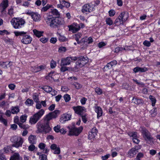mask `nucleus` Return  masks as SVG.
Masks as SVG:
<instances>
[{
    "instance_id": "obj_37",
    "label": "nucleus",
    "mask_w": 160,
    "mask_h": 160,
    "mask_svg": "<svg viewBox=\"0 0 160 160\" xmlns=\"http://www.w3.org/2000/svg\"><path fill=\"white\" fill-rule=\"evenodd\" d=\"M128 135L133 138H137V132H129L128 133Z\"/></svg>"
},
{
    "instance_id": "obj_6",
    "label": "nucleus",
    "mask_w": 160,
    "mask_h": 160,
    "mask_svg": "<svg viewBox=\"0 0 160 160\" xmlns=\"http://www.w3.org/2000/svg\"><path fill=\"white\" fill-rule=\"evenodd\" d=\"M38 129L39 132L46 133L49 132L52 129L48 123L45 122L43 124L38 123Z\"/></svg>"
},
{
    "instance_id": "obj_39",
    "label": "nucleus",
    "mask_w": 160,
    "mask_h": 160,
    "mask_svg": "<svg viewBox=\"0 0 160 160\" xmlns=\"http://www.w3.org/2000/svg\"><path fill=\"white\" fill-rule=\"evenodd\" d=\"M63 97L65 101L66 102L69 101L71 99L70 95L68 94H66L64 95Z\"/></svg>"
},
{
    "instance_id": "obj_26",
    "label": "nucleus",
    "mask_w": 160,
    "mask_h": 160,
    "mask_svg": "<svg viewBox=\"0 0 160 160\" xmlns=\"http://www.w3.org/2000/svg\"><path fill=\"white\" fill-rule=\"evenodd\" d=\"M11 112L12 114H16L19 112V108L18 106L12 107L11 108Z\"/></svg>"
},
{
    "instance_id": "obj_36",
    "label": "nucleus",
    "mask_w": 160,
    "mask_h": 160,
    "mask_svg": "<svg viewBox=\"0 0 160 160\" xmlns=\"http://www.w3.org/2000/svg\"><path fill=\"white\" fill-rule=\"evenodd\" d=\"M4 41L6 43L8 44L12 45V44L13 43V41L12 39H10L8 38L4 39Z\"/></svg>"
},
{
    "instance_id": "obj_61",
    "label": "nucleus",
    "mask_w": 160,
    "mask_h": 160,
    "mask_svg": "<svg viewBox=\"0 0 160 160\" xmlns=\"http://www.w3.org/2000/svg\"><path fill=\"white\" fill-rule=\"evenodd\" d=\"M40 41L42 42L43 43H45L48 40V39L47 38H42L40 39Z\"/></svg>"
},
{
    "instance_id": "obj_40",
    "label": "nucleus",
    "mask_w": 160,
    "mask_h": 160,
    "mask_svg": "<svg viewBox=\"0 0 160 160\" xmlns=\"http://www.w3.org/2000/svg\"><path fill=\"white\" fill-rule=\"evenodd\" d=\"M106 23L109 25H111L113 24V21L110 18H107L106 19Z\"/></svg>"
},
{
    "instance_id": "obj_16",
    "label": "nucleus",
    "mask_w": 160,
    "mask_h": 160,
    "mask_svg": "<svg viewBox=\"0 0 160 160\" xmlns=\"http://www.w3.org/2000/svg\"><path fill=\"white\" fill-rule=\"evenodd\" d=\"M8 0H3L0 4V6L2 8V13H5L6 12L5 10L8 6Z\"/></svg>"
},
{
    "instance_id": "obj_55",
    "label": "nucleus",
    "mask_w": 160,
    "mask_h": 160,
    "mask_svg": "<svg viewBox=\"0 0 160 160\" xmlns=\"http://www.w3.org/2000/svg\"><path fill=\"white\" fill-rule=\"evenodd\" d=\"M39 158H41V160H46L47 159V156L44 154H42L40 155Z\"/></svg>"
},
{
    "instance_id": "obj_30",
    "label": "nucleus",
    "mask_w": 160,
    "mask_h": 160,
    "mask_svg": "<svg viewBox=\"0 0 160 160\" xmlns=\"http://www.w3.org/2000/svg\"><path fill=\"white\" fill-rule=\"evenodd\" d=\"M112 65L110 64V63H108L107 65L103 68V70L105 71H108L110 69H111L112 67Z\"/></svg>"
},
{
    "instance_id": "obj_62",
    "label": "nucleus",
    "mask_w": 160,
    "mask_h": 160,
    "mask_svg": "<svg viewBox=\"0 0 160 160\" xmlns=\"http://www.w3.org/2000/svg\"><path fill=\"white\" fill-rule=\"evenodd\" d=\"M109 15L111 17L113 16L115 13V12L113 10H110L108 12Z\"/></svg>"
},
{
    "instance_id": "obj_9",
    "label": "nucleus",
    "mask_w": 160,
    "mask_h": 160,
    "mask_svg": "<svg viewBox=\"0 0 160 160\" xmlns=\"http://www.w3.org/2000/svg\"><path fill=\"white\" fill-rule=\"evenodd\" d=\"M60 114V111L58 110H55L53 112L49 113L45 118V123H49V121L53 118H56Z\"/></svg>"
},
{
    "instance_id": "obj_13",
    "label": "nucleus",
    "mask_w": 160,
    "mask_h": 160,
    "mask_svg": "<svg viewBox=\"0 0 160 160\" xmlns=\"http://www.w3.org/2000/svg\"><path fill=\"white\" fill-rule=\"evenodd\" d=\"M69 30L73 33H75L79 31L80 29V26L77 23H74L68 26Z\"/></svg>"
},
{
    "instance_id": "obj_19",
    "label": "nucleus",
    "mask_w": 160,
    "mask_h": 160,
    "mask_svg": "<svg viewBox=\"0 0 160 160\" xmlns=\"http://www.w3.org/2000/svg\"><path fill=\"white\" fill-rule=\"evenodd\" d=\"M148 70L146 68H141L139 67H137L133 69V72L136 73L138 72H144Z\"/></svg>"
},
{
    "instance_id": "obj_2",
    "label": "nucleus",
    "mask_w": 160,
    "mask_h": 160,
    "mask_svg": "<svg viewBox=\"0 0 160 160\" xmlns=\"http://www.w3.org/2000/svg\"><path fill=\"white\" fill-rule=\"evenodd\" d=\"M140 130L146 142L151 145L154 144L153 138L152 137L149 132L145 128L143 127H140Z\"/></svg>"
},
{
    "instance_id": "obj_54",
    "label": "nucleus",
    "mask_w": 160,
    "mask_h": 160,
    "mask_svg": "<svg viewBox=\"0 0 160 160\" xmlns=\"http://www.w3.org/2000/svg\"><path fill=\"white\" fill-rule=\"evenodd\" d=\"M58 39L60 41L64 42L66 40V38L65 37L60 35L58 37Z\"/></svg>"
},
{
    "instance_id": "obj_25",
    "label": "nucleus",
    "mask_w": 160,
    "mask_h": 160,
    "mask_svg": "<svg viewBox=\"0 0 160 160\" xmlns=\"http://www.w3.org/2000/svg\"><path fill=\"white\" fill-rule=\"evenodd\" d=\"M59 1L60 3V6H61L62 8L64 7L68 8L70 6V4L64 0H59Z\"/></svg>"
},
{
    "instance_id": "obj_28",
    "label": "nucleus",
    "mask_w": 160,
    "mask_h": 160,
    "mask_svg": "<svg viewBox=\"0 0 160 160\" xmlns=\"http://www.w3.org/2000/svg\"><path fill=\"white\" fill-rule=\"evenodd\" d=\"M132 102L136 104H139L142 103V100L141 99H138L133 97L132 99Z\"/></svg>"
},
{
    "instance_id": "obj_63",
    "label": "nucleus",
    "mask_w": 160,
    "mask_h": 160,
    "mask_svg": "<svg viewBox=\"0 0 160 160\" xmlns=\"http://www.w3.org/2000/svg\"><path fill=\"white\" fill-rule=\"evenodd\" d=\"M57 41V39L55 38H52L50 40V42L52 43H55Z\"/></svg>"
},
{
    "instance_id": "obj_4",
    "label": "nucleus",
    "mask_w": 160,
    "mask_h": 160,
    "mask_svg": "<svg viewBox=\"0 0 160 160\" xmlns=\"http://www.w3.org/2000/svg\"><path fill=\"white\" fill-rule=\"evenodd\" d=\"M128 13L127 12L121 13L118 18L115 20L114 23L117 26L123 24L128 18Z\"/></svg>"
},
{
    "instance_id": "obj_18",
    "label": "nucleus",
    "mask_w": 160,
    "mask_h": 160,
    "mask_svg": "<svg viewBox=\"0 0 160 160\" xmlns=\"http://www.w3.org/2000/svg\"><path fill=\"white\" fill-rule=\"evenodd\" d=\"M31 15L32 18L34 21H38L40 20V15L38 13L32 12Z\"/></svg>"
},
{
    "instance_id": "obj_23",
    "label": "nucleus",
    "mask_w": 160,
    "mask_h": 160,
    "mask_svg": "<svg viewBox=\"0 0 160 160\" xmlns=\"http://www.w3.org/2000/svg\"><path fill=\"white\" fill-rule=\"evenodd\" d=\"M36 137L35 135H31L28 138L29 142L31 144H35L36 142Z\"/></svg>"
},
{
    "instance_id": "obj_50",
    "label": "nucleus",
    "mask_w": 160,
    "mask_h": 160,
    "mask_svg": "<svg viewBox=\"0 0 160 160\" xmlns=\"http://www.w3.org/2000/svg\"><path fill=\"white\" fill-rule=\"evenodd\" d=\"M32 98L35 102H39V98L38 96L36 94H34L33 95Z\"/></svg>"
},
{
    "instance_id": "obj_48",
    "label": "nucleus",
    "mask_w": 160,
    "mask_h": 160,
    "mask_svg": "<svg viewBox=\"0 0 160 160\" xmlns=\"http://www.w3.org/2000/svg\"><path fill=\"white\" fill-rule=\"evenodd\" d=\"M50 8V6L48 4L45 7H43L41 9V11L42 12H46Z\"/></svg>"
},
{
    "instance_id": "obj_59",
    "label": "nucleus",
    "mask_w": 160,
    "mask_h": 160,
    "mask_svg": "<svg viewBox=\"0 0 160 160\" xmlns=\"http://www.w3.org/2000/svg\"><path fill=\"white\" fill-rule=\"evenodd\" d=\"M87 99L85 98H82L80 100V102L82 105H84L85 104Z\"/></svg>"
},
{
    "instance_id": "obj_15",
    "label": "nucleus",
    "mask_w": 160,
    "mask_h": 160,
    "mask_svg": "<svg viewBox=\"0 0 160 160\" xmlns=\"http://www.w3.org/2000/svg\"><path fill=\"white\" fill-rule=\"evenodd\" d=\"M71 115L67 113L62 114L60 119V121L61 123H64L66 121L70 119Z\"/></svg>"
},
{
    "instance_id": "obj_60",
    "label": "nucleus",
    "mask_w": 160,
    "mask_h": 160,
    "mask_svg": "<svg viewBox=\"0 0 160 160\" xmlns=\"http://www.w3.org/2000/svg\"><path fill=\"white\" fill-rule=\"evenodd\" d=\"M33 144H31L28 147V150L30 151H33L35 149V146H34Z\"/></svg>"
},
{
    "instance_id": "obj_5",
    "label": "nucleus",
    "mask_w": 160,
    "mask_h": 160,
    "mask_svg": "<svg viewBox=\"0 0 160 160\" xmlns=\"http://www.w3.org/2000/svg\"><path fill=\"white\" fill-rule=\"evenodd\" d=\"M44 113L43 109H41L39 112L32 116L30 119L29 122L31 124H35L40 119Z\"/></svg>"
},
{
    "instance_id": "obj_8",
    "label": "nucleus",
    "mask_w": 160,
    "mask_h": 160,
    "mask_svg": "<svg viewBox=\"0 0 160 160\" xmlns=\"http://www.w3.org/2000/svg\"><path fill=\"white\" fill-rule=\"evenodd\" d=\"M88 62V59L87 57L81 56L78 58V61L76 62V66L75 68L78 69L81 68L85 65Z\"/></svg>"
},
{
    "instance_id": "obj_24",
    "label": "nucleus",
    "mask_w": 160,
    "mask_h": 160,
    "mask_svg": "<svg viewBox=\"0 0 160 160\" xmlns=\"http://www.w3.org/2000/svg\"><path fill=\"white\" fill-rule=\"evenodd\" d=\"M49 16H51L52 17V16H58L59 15V12L56 9H54L51 10V11L49 12Z\"/></svg>"
},
{
    "instance_id": "obj_49",
    "label": "nucleus",
    "mask_w": 160,
    "mask_h": 160,
    "mask_svg": "<svg viewBox=\"0 0 160 160\" xmlns=\"http://www.w3.org/2000/svg\"><path fill=\"white\" fill-rule=\"evenodd\" d=\"M0 121L3 123V124L6 125L7 124V122L5 119H4L2 118V115H0Z\"/></svg>"
},
{
    "instance_id": "obj_53",
    "label": "nucleus",
    "mask_w": 160,
    "mask_h": 160,
    "mask_svg": "<svg viewBox=\"0 0 160 160\" xmlns=\"http://www.w3.org/2000/svg\"><path fill=\"white\" fill-rule=\"evenodd\" d=\"M56 65V63L53 60H52L50 63L51 68H54Z\"/></svg>"
},
{
    "instance_id": "obj_51",
    "label": "nucleus",
    "mask_w": 160,
    "mask_h": 160,
    "mask_svg": "<svg viewBox=\"0 0 160 160\" xmlns=\"http://www.w3.org/2000/svg\"><path fill=\"white\" fill-rule=\"evenodd\" d=\"M31 70L33 72H37L39 71L38 67L34 66L31 67Z\"/></svg>"
},
{
    "instance_id": "obj_3",
    "label": "nucleus",
    "mask_w": 160,
    "mask_h": 160,
    "mask_svg": "<svg viewBox=\"0 0 160 160\" xmlns=\"http://www.w3.org/2000/svg\"><path fill=\"white\" fill-rule=\"evenodd\" d=\"M11 22L15 29H19L24 26L25 21L22 18H14L12 19Z\"/></svg>"
},
{
    "instance_id": "obj_12",
    "label": "nucleus",
    "mask_w": 160,
    "mask_h": 160,
    "mask_svg": "<svg viewBox=\"0 0 160 160\" xmlns=\"http://www.w3.org/2000/svg\"><path fill=\"white\" fill-rule=\"evenodd\" d=\"M93 8L92 6L89 4H85L82 9V12L86 14H87L93 10Z\"/></svg>"
},
{
    "instance_id": "obj_35",
    "label": "nucleus",
    "mask_w": 160,
    "mask_h": 160,
    "mask_svg": "<svg viewBox=\"0 0 160 160\" xmlns=\"http://www.w3.org/2000/svg\"><path fill=\"white\" fill-rule=\"evenodd\" d=\"M42 89L46 92L48 93H50V92L52 90V88L49 86H46L43 87Z\"/></svg>"
},
{
    "instance_id": "obj_57",
    "label": "nucleus",
    "mask_w": 160,
    "mask_h": 160,
    "mask_svg": "<svg viewBox=\"0 0 160 160\" xmlns=\"http://www.w3.org/2000/svg\"><path fill=\"white\" fill-rule=\"evenodd\" d=\"M143 156V154L142 153H139L137 155L136 158V160H140V158H142Z\"/></svg>"
},
{
    "instance_id": "obj_38",
    "label": "nucleus",
    "mask_w": 160,
    "mask_h": 160,
    "mask_svg": "<svg viewBox=\"0 0 160 160\" xmlns=\"http://www.w3.org/2000/svg\"><path fill=\"white\" fill-rule=\"evenodd\" d=\"M95 92L98 95H101L102 93V90L98 87H97L95 89Z\"/></svg>"
},
{
    "instance_id": "obj_44",
    "label": "nucleus",
    "mask_w": 160,
    "mask_h": 160,
    "mask_svg": "<svg viewBox=\"0 0 160 160\" xmlns=\"http://www.w3.org/2000/svg\"><path fill=\"white\" fill-rule=\"evenodd\" d=\"M88 37H85L82 38L80 41L81 43L80 44H82L83 43H88Z\"/></svg>"
},
{
    "instance_id": "obj_7",
    "label": "nucleus",
    "mask_w": 160,
    "mask_h": 160,
    "mask_svg": "<svg viewBox=\"0 0 160 160\" xmlns=\"http://www.w3.org/2000/svg\"><path fill=\"white\" fill-rule=\"evenodd\" d=\"M10 140L13 143L12 146L17 148L21 147L23 142L22 138L16 136L12 137Z\"/></svg>"
},
{
    "instance_id": "obj_47",
    "label": "nucleus",
    "mask_w": 160,
    "mask_h": 160,
    "mask_svg": "<svg viewBox=\"0 0 160 160\" xmlns=\"http://www.w3.org/2000/svg\"><path fill=\"white\" fill-rule=\"evenodd\" d=\"M66 50V48L64 47H61L59 48L58 52H65Z\"/></svg>"
},
{
    "instance_id": "obj_46",
    "label": "nucleus",
    "mask_w": 160,
    "mask_h": 160,
    "mask_svg": "<svg viewBox=\"0 0 160 160\" xmlns=\"http://www.w3.org/2000/svg\"><path fill=\"white\" fill-rule=\"evenodd\" d=\"M46 145L43 143L41 142L38 145L39 148L41 150H43L46 147Z\"/></svg>"
},
{
    "instance_id": "obj_32",
    "label": "nucleus",
    "mask_w": 160,
    "mask_h": 160,
    "mask_svg": "<svg viewBox=\"0 0 160 160\" xmlns=\"http://www.w3.org/2000/svg\"><path fill=\"white\" fill-rule=\"evenodd\" d=\"M14 33L15 36L18 37L19 36H23V35H25L26 34V32L23 31H16L14 32Z\"/></svg>"
},
{
    "instance_id": "obj_27",
    "label": "nucleus",
    "mask_w": 160,
    "mask_h": 160,
    "mask_svg": "<svg viewBox=\"0 0 160 160\" xmlns=\"http://www.w3.org/2000/svg\"><path fill=\"white\" fill-rule=\"evenodd\" d=\"M33 31L34 34L38 38L40 37L43 32L39 31L35 29L33 30Z\"/></svg>"
},
{
    "instance_id": "obj_64",
    "label": "nucleus",
    "mask_w": 160,
    "mask_h": 160,
    "mask_svg": "<svg viewBox=\"0 0 160 160\" xmlns=\"http://www.w3.org/2000/svg\"><path fill=\"white\" fill-rule=\"evenodd\" d=\"M2 153L1 151H0V160H6L7 159L5 156H1Z\"/></svg>"
},
{
    "instance_id": "obj_42",
    "label": "nucleus",
    "mask_w": 160,
    "mask_h": 160,
    "mask_svg": "<svg viewBox=\"0 0 160 160\" xmlns=\"http://www.w3.org/2000/svg\"><path fill=\"white\" fill-rule=\"evenodd\" d=\"M27 115L25 114L23 115L20 117L21 122L23 123L25 122L26 120Z\"/></svg>"
},
{
    "instance_id": "obj_10",
    "label": "nucleus",
    "mask_w": 160,
    "mask_h": 160,
    "mask_svg": "<svg viewBox=\"0 0 160 160\" xmlns=\"http://www.w3.org/2000/svg\"><path fill=\"white\" fill-rule=\"evenodd\" d=\"M69 129V133L68 134L69 136L75 135L78 136L81 132L82 129V126H80L78 128L74 127L70 128L69 127H68Z\"/></svg>"
},
{
    "instance_id": "obj_34",
    "label": "nucleus",
    "mask_w": 160,
    "mask_h": 160,
    "mask_svg": "<svg viewBox=\"0 0 160 160\" xmlns=\"http://www.w3.org/2000/svg\"><path fill=\"white\" fill-rule=\"evenodd\" d=\"M149 98L151 101L152 106H154L156 101L155 98L152 95H150L149 96Z\"/></svg>"
},
{
    "instance_id": "obj_31",
    "label": "nucleus",
    "mask_w": 160,
    "mask_h": 160,
    "mask_svg": "<svg viewBox=\"0 0 160 160\" xmlns=\"http://www.w3.org/2000/svg\"><path fill=\"white\" fill-rule=\"evenodd\" d=\"M72 85L74 86L75 88L78 89L81 88L82 87V85L78 82H74Z\"/></svg>"
},
{
    "instance_id": "obj_52",
    "label": "nucleus",
    "mask_w": 160,
    "mask_h": 160,
    "mask_svg": "<svg viewBox=\"0 0 160 160\" xmlns=\"http://www.w3.org/2000/svg\"><path fill=\"white\" fill-rule=\"evenodd\" d=\"M60 127L59 125H57V126L54 127L53 129L54 131L57 132H60Z\"/></svg>"
},
{
    "instance_id": "obj_56",
    "label": "nucleus",
    "mask_w": 160,
    "mask_h": 160,
    "mask_svg": "<svg viewBox=\"0 0 160 160\" xmlns=\"http://www.w3.org/2000/svg\"><path fill=\"white\" fill-rule=\"evenodd\" d=\"M143 45L147 47H149L151 45V43L149 41H147V40L143 42Z\"/></svg>"
},
{
    "instance_id": "obj_11",
    "label": "nucleus",
    "mask_w": 160,
    "mask_h": 160,
    "mask_svg": "<svg viewBox=\"0 0 160 160\" xmlns=\"http://www.w3.org/2000/svg\"><path fill=\"white\" fill-rule=\"evenodd\" d=\"M72 108L76 113L80 115H83V113L86 112L85 108L82 106H78L77 107H73Z\"/></svg>"
},
{
    "instance_id": "obj_29",
    "label": "nucleus",
    "mask_w": 160,
    "mask_h": 160,
    "mask_svg": "<svg viewBox=\"0 0 160 160\" xmlns=\"http://www.w3.org/2000/svg\"><path fill=\"white\" fill-rule=\"evenodd\" d=\"M25 104L28 106H30L32 105L33 104V101L32 99L28 98L25 101Z\"/></svg>"
},
{
    "instance_id": "obj_45",
    "label": "nucleus",
    "mask_w": 160,
    "mask_h": 160,
    "mask_svg": "<svg viewBox=\"0 0 160 160\" xmlns=\"http://www.w3.org/2000/svg\"><path fill=\"white\" fill-rule=\"evenodd\" d=\"M96 136V135H94V134L92 132H90L89 133L88 135V139H91L92 138H94Z\"/></svg>"
},
{
    "instance_id": "obj_20",
    "label": "nucleus",
    "mask_w": 160,
    "mask_h": 160,
    "mask_svg": "<svg viewBox=\"0 0 160 160\" xmlns=\"http://www.w3.org/2000/svg\"><path fill=\"white\" fill-rule=\"evenodd\" d=\"M137 152V150L134 148H132L129 150L128 152V157L132 158L136 155Z\"/></svg>"
},
{
    "instance_id": "obj_14",
    "label": "nucleus",
    "mask_w": 160,
    "mask_h": 160,
    "mask_svg": "<svg viewBox=\"0 0 160 160\" xmlns=\"http://www.w3.org/2000/svg\"><path fill=\"white\" fill-rule=\"evenodd\" d=\"M23 38L21 40L22 43L24 44L30 43L32 41V38L29 35H24Z\"/></svg>"
},
{
    "instance_id": "obj_33",
    "label": "nucleus",
    "mask_w": 160,
    "mask_h": 160,
    "mask_svg": "<svg viewBox=\"0 0 160 160\" xmlns=\"http://www.w3.org/2000/svg\"><path fill=\"white\" fill-rule=\"evenodd\" d=\"M10 62L8 63L7 62H1V67L4 68H8V66H10L9 64Z\"/></svg>"
},
{
    "instance_id": "obj_58",
    "label": "nucleus",
    "mask_w": 160,
    "mask_h": 160,
    "mask_svg": "<svg viewBox=\"0 0 160 160\" xmlns=\"http://www.w3.org/2000/svg\"><path fill=\"white\" fill-rule=\"evenodd\" d=\"M8 87L11 90H13L15 89L16 86L13 84H10L8 85Z\"/></svg>"
},
{
    "instance_id": "obj_1",
    "label": "nucleus",
    "mask_w": 160,
    "mask_h": 160,
    "mask_svg": "<svg viewBox=\"0 0 160 160\" xmlns=\"http://www.w3.org/2000/svg\"><path fill=\"white\" fill-rule=\"evenodd\" d=\"M44 20L47 24L51 27L56 28L62 24L60 18H54L51 16H47L44 17Z\"/></svg>"
},
{
    "instance_id": "obj_17",
    "label": "nucleus",
    "mask_w": 160,
    "mask_h": 160,
    "mask_svg": "<svg viewBox=\"0 0 160 160\" xmlns=\"http://www.w3.org/2000/svg\"><path fill=\"white\" fill-rule=\"evenodd\" d=\"M71 58L69 57H67L66 58H62V59L60 66H64L69 65L71 63Z\"/></svg>"
},
{
    "instance_id": "obj_22",
    "label": "nucleus",
    "mask_w": 160,
    "mask_h": 160,
    "mask_svg": "<svg viewBox=\"0 0 160 160\" xmlns=\"http://www.w3.org/2000/svg\"><path fill=\"white\" fill-rule=\"evenodd\" d=\"M95 111L97 114V118H98L102 116V111L101 107L99 106L96 107L95 108Z\"/></svg>"
},
{
    "instance_id": "obj_21",
    "label": "nucleus",
    "mask_w": 160,
    "mask_h": 160,
    "mask_svg": "<svg viewBox=\"0 0 160 160\" xmlns=\"http://www.w3.org/2000/svg\"><path fill=\"white\" fill-rule=\"evenodd\" d=\"M10 160H22L19 154L17 153H14L11 157Z\"/></svg>"
},
{
    "instance_id": "obj_41",
    "label": "nucleus",
    "mask_w": 160,
    "mask_h": 160,
    "mask_svg": "<svg viewBox=\"0 0 160 160\" xmlns=\"http://www.w3.org/2000/svg\"><path fill=\"white\" fill-rule=\"evenodd\" d=\"M82 35L81 34H78L75 35V39L77 42L78 44H80L81 42L79 41V39L81 38Z\"/></svg>"
},
{
    "instance_id": "obj_43",
    "label": "nucleus",
    "mask_w": 160,
    "mask_h": 160,
    "mask_svg": "<svg viewBox=\"0 0 160 160\" xmlns=\"http://www.w3.org/2000/svg\"><path fill=\"white\" fill-rule=\"evenodd\" d=\"M18 125L20 127L25 129L28 128V127L27 125H24L23 123L21 122L19 123Z\"/></svg>"
}]
</instances>
